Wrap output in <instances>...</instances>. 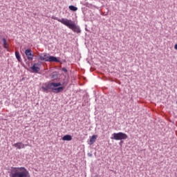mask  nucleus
<instances>
[{
  "instance_id": "obj_20",
  "label": "nucleus",
  "mask_w": 177,
  "mask_h": 177,
  "mask_svg": "<svg viewBox=\"0 0 177 177\" xmlns=\"http://www.w3.org/2000/svg\"><path fill=\"white\" fill-rule=\"evenodd\" d=\"M174 49H176V50H177V44H176L174 45Z\"/></svg>"
},
{
  "instance_id": "obj_14",
  "label": "nucleus",
  "mask_w": 177,
  "mask_h": 177,
  "mask_svg": "<svg viewBox=\"0 0 177 177\" xmlns=\"http://www.w3.org/2000/svg\"><path fill=\"white\" fill-rule=\"evenodd\" d=\"M69 10L72 12H77L78 10V8L75 7V6H69Z\"/></svg>"
},
{
  "instance_id": "obj_22",
  "label": "nucleus",
  "mask_w": 177,
  "mask_h": 177,
  "mask_svg": "<svg viewBox=\"0 0 177 177\" xmlns=\"http://www.w3.org/2000/svg\"><path fill=\"white\" fill-rule=\"evenodd\" d=\"M66 84V81H64L62 83V86Z\"/></svg>"
},
{
  "instance_id": "obj_3",
  "label": "nucleus",
  "mask_w": 177,
  "mask_h": 177,
  "mask_svg": "<svg viewBox=\"0 0 177 177\" xmlns=\"http://www.w3.org/2000/svg\"><path fill=\"white\" fill-rule=\"evenodd\" d=\"M8 174L10 177H31L30 171L24 167H11L8 169Z\"/></svg>"
},
{
  "instance_id": "obj_18",
  "label": "nucleus",
  "mask_w": 177,
  "mask_h": 177,
  "mask_svg": "<svg viewBox=\"0 0 177 177\" xmlns=\"http://www.w3.org/2000/svg\"><path fill=\"white\" fill-rule=\"evenodd\" d=\"M87 156H88V157H92L93 154L91 153H88Z\"/></svg>"
},
{
  "instance_id": "obj_13",
  "label": "nucleus",
  "mask_w": 177,
  "mask_h": 177,
  "mask_svg": "<svg viewBox=\"0 0 177 177\" xmlns=\"http://www.w3.org/2000/svg\"><path fill=\"white\" fill-rule=\"evenodd\" d=\"M2 41H3V48L5 49H8V48H9V43H8V40H6V38L3 37Z\"/></svg>"
},
{
  "instance_id": "obj_24",
  "label": "nucleus",
  "mask_w": 177,
  "mask_h": 177,
  "mask_svg": "<svg viewBox=\"0 0 177 177\" xmlns=\"http://www.w3.org/2000/svg\"><path fill=\"white\" fill-rule=\"evenodd\" d=\"M95 177H97V176H95Z\"/></svg>"
},
{
  "instance_id": "obj_8",
  "label": "nucleus",
  "mask_w": 177,
  "mask_h": 177,
  "mask_svg": "<svg viewBox=\"0 0 177 177\" xmlns=\"http://www.w3.org/2000/svg\"><path fill=\"white\" fill-rule=\"evenodd\" d=\"M30 70H32V73H34L35 74H38L39 71H41V68L39 66H37V64H32V66L30 67Z\"/></svg>"
},
{
  "instance_id": "obj_7",
  "label": "nucleus",
  "mask_w": 177,
  "mask_h": 177,
  "mask_svg": "<svg viewBox=\"0 0 177 177\" xmlns=\"http://www.w3.org/2000/svg\"><path fill=\"white\" fill-rule=\"evenodd\" d=\"M15 57H16L17 60H18V62L19 63H21L22 67H24V68H26V70H28V68H27V66H26L24 63H23V62H21V55H20V53L19 51L15 52Z\"/></svg>"
},
{
  "instance_id": "obj_4",
  "label": "nucleus",
  "mask_w": 177,
  "mask_h": 177,
  "mask_svg": "<svg viewBox=\"0 0 177 177\" xmlns=\"http://www.w3.org/2000/svg\"><path fill=\"white\" fill-rule=\"evenodd\" d=\"M39 60H41V62H48L50 63H62L60 57L50 55L48 53H43L39 55Z\"/></svg>"
},
{
  "instance_id": "obj_21",
  "label": "nucleus",
  "mask_w": 177,
  "mask_h": 177,
  "mask_svg": "<svg viewBox=\"0 0 177 177\" xmlns=\"http://www.w3.org/2000/svg\"><path fill=\"white\" fill-rule=\"evenodd\" d=\"M63 63H67V61L66 59L62 60Z\"/></svg>"
},
{
  "instance_id": "obj_19",
  "label": "nucleus",
  "mask_w": 177,
  "mask_h": 177,
  "mask_svg": "<svg viewBox=\"0 0 177 177\" xmlns=\"http://www.w3.org/2000/svg\"><path fill=\"white\" fill-rule=\"evenodd\" d=\"M122 143H124V141L121 140L119 143L120 146H122Z\"/></svg>"
},
{
  "instance_id": "obj_1",
  "label": "nucleus",
  "mask_w": 177,
  "mask_h": 177,
  "mask_svg": "<svg viewBox=\"0 0 177 177\" xmlns=\"http://www.w3.org/2000/svg\"><path fill=\"white\" fill-rule=\"evenodd\" d=\"M45 86H42L41 89L46 93H49V92L62 93L66 89V87L60 82H48V84H45Z\"/></svg>"
},
{
  "instance_id": "obj_6",
  "label": "nucleus",
  "mask_w": 177,
  "mask_h": 177,
  "mask_svg": "<svg viewBox=\"0 0 177 177\" xmlns=\"http://www.w3.org/2000/svg\"><path fill=\"white\" fill-rule=\"evenodd\" d=\"M25 55L27 57V59L32 62V60H34V53H32V50H31V48H28L25 50Z\"/></svg>"
},
{
  "instance_id": "obj_12",
  "label": "nucleus",
  "mask_w": 177,
  "mask_h": 177,
  "mask_svg": "<svg viewBox=\"0 0 177 177\" xmlns=\"http://www.w3.org/2000/svg\"><path fill=\"white\" fill-rule=\"evenodd\" d=\"M62 139L64 141H66V142H71V140H73V136H71V135L70 134H66L65 136H64Z\"/></svg>"
},
{
  "instance_id": "obj_9",
  "label": "nucleus",
  "mask_w": 177,
  "mask_h": 177,
  "mask_svg": "<svg viewBox=\"0 0 177 177\" xmlns=\"http://www.w3.org/2000/svg\"><path fill=\"white\" fill-rule=\"evenodd\" d=\"M50 77L53 82H55V81H57L59 80V74H57V72L56 71L53 72L50 74Z\"/></svg>"
},
{
  "instance_id": "obj_17",
  "label": "nucleus",
  "mask_w": 177,
  "mask_h": 177,
  "mask_svg": "<svg viewBox=\"0 0 177 177\" xmlns=\"http://www.w3.org/2000/svg\"><path fill=\"white\" fill-rule=\"evenodd\" d=\"M33 64H36L37 67H39L42 64V62L39 61L37 63H34Z\"/></svg>"
},
{
  "instance_id": "obj_15",
  "label": "nucleus",
  "mask_w": 177,
  "mask_h": 177,
  "mask_svg": "<svg viewBox=\"0 0 177 177\" xmlns=\"http://www.w3.org/2000/svg\"><path fill=\"white\" fill-rule=\"evenodd\" d=\"M24 62H25L26 64H27V66H28V67H30V62H28L27 60V58L24 57Z\"/></svg>"
},
{
  "instance_id": "obj_10",
  "label": "nucleus",
  "mask_w": 177,
  "mask_h": 177,
  "mask_svg": "<svg viewBox=\"0 0 177 177\" xmlns=\"http://www.w3.org/2000/svg\"><path fill=\"white\" fill-rule=\"evenodd\" d=\"M12 147H16L17 149L20 150L21 149H24L26 147V145L21 142H19L15 144H13Z\"/></svg>"
},
{
  "instance_id": "obj_16",
  "label": "nucleus",
  "mask_w": 177,
  "mask_h": 177,
  "mask_svg": "<svg viewBox=\"0 0 177 177\" xmlns=\"http://www.w3.org/2000/svg\"><path fill=\"white\" fill-rule=\"evenodd\" d=\"M62 71H64V73H66V74H67V73H68V71L67 70V68H66V67H63L62 68Z\"/></svg>"
},
{
  "instance_id": "obj_11",
  "label": "nucleus",
  "mask_w": 177,
  "mask_h": 177,
  "mask_svg": "<svg viewBox=\"0 0 177 177\" xmlns=\"http://www.w3.org/2000/svg\"><path fill=\"white\" fill-rule=\"evenodd\" d=\"M97 139V135H93L91 137H90L88 145H90V146H92V145H93V143L96 142Z\"/></svg>"
},
{
  "instance_id": "obj_23",
  "label": "nucleus",
  "mask_w": 177,
  "mask_h": 177,
  "mask_svg": "<svg viewBox=\"0 0 177 177\" xmlns=\"http://www.w3.org/2000/svg\"><path fill=\"white\" fill-rule=\"evenodd\" d=\"M85 30H86V31H88V32H89V30H88V28H85Z\"/></svg>"
},
{
  "instance_id": "obj_5",
  "label": "nucleus",
  "mask_w": 177,
  "mask_h": 177,
  "mask_svg": "<svg viewBox=\"0 0 177 177\" xmlns=\"http://www.w3.org/2000/svg\"><path fill=\"white\" fill-rule=\"evenodd\" d=\"M111 139L113 140H127L128 135L123 132L113 133L111 135Z\"/></svg>"
},
{
  "instance_id": "obj_2",
  "label": "nucleus",
  "mask_w": 177,
  "mask_h": 177,
  "mask_svg": "<svg viewBox=\"0 0 177 177\" xmlns=\"http://www.w3.org/2000/svg\"><path fill=\"white\" fill-rule=\"evenodd\" d=\"M51 19H53V20H57L59 23H62V24H64V26H66V27H68V28L72 30V31H73V32H76V34H81L82 32L80 26L77 25V24H75V21H72L71 19H68L67 18L59 19V17H57L55 16H52Z\"/></svg>"
}]
</instances>
